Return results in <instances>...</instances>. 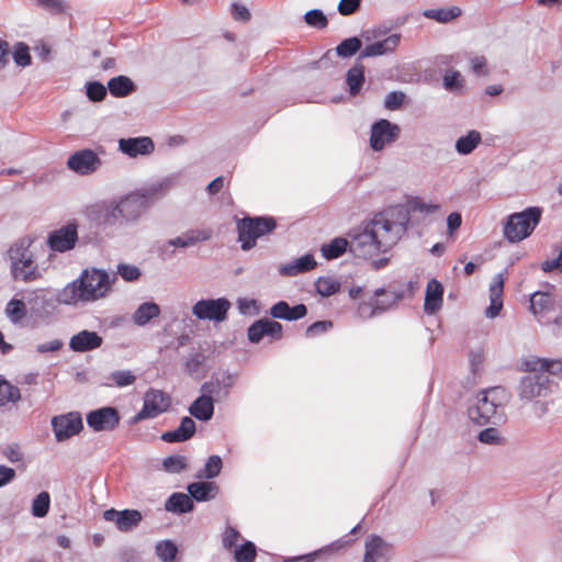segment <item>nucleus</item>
<instances>
[{"instance_id": "nucleus-1", "label": "nucleus", "mask_w": 562, "mask_h": 562, "mask_svg": "<svg viewBox=\"0 0 562 562\" xmlns=\"http://www.w3.org/2000/svg\"><path fill=\"white\" fill-rule=\"evenodd\" d=\"M408 215L402 207L373 216L350 241V250L359 257L374 258L392 249L405 235Z\"/></svg>"}, {"instance_id": "nucleus-61", "label": "nucleus", "mask_w": 562, "mask_h": 562, "mask_svg": "<svg viewBox=\"0 0 562 562\" xmlns=\"http://www.w3.org/2000/svg\"><path fill=\"white\" fill-rule=\"evenodd\" d=\"M117 273L125 281H136L140 277V270L138 267L127 263H120L117 266Z\"/></svg>"}, {"instance_id": "nucleus-52", "label": "nucleus", "mask_w": 562, "mask_h": 562, "mask_svg": "<svg viewBox=\"0 0 562 562\" xmlns=\"http://www.w3.org/2000/svg\"><path fill=\"white\" fill-rule=\"evenodd\" d=\"M256 558V547L252 542L247 541L235 550L236 562H252Z\"/></svg>"}, {"instance_id": "nucleus-24", "label": "nucleus", "mask_w": 562, "mask_h": 562, "mask_svg": "<svg viewBox=\"0 0 562 562\" xmlns=\"http://www.w3.org/2000/svg\"><path fill=\"white\" fill-rule=\"evenodd\" d=\"M103 338L92 330H80L69 339V348L75 352H88L101 347Z\"/></svg>"}, {"instance_id": "nucleus-27", "label": "nucleus", "mask_w": 562, "mask_h": 562, "mask_svg": "<svg viewBox=\"0 0 562 562\" xmlns=\"http://www.w3.org/2000/svg\"><path fill=\"white\" fill-rule=\"evenodd\" d=\"M504 278L501 273L493 278L490 284V306L485 310L487 318H495L503 308Z\"/></svg>"}, {"instance_id": "nucleus-3", "label": "nucleus", "mask_w": 562, "mask_h": 562, "mask_svg": "<svg viewBox=\"0 0 562 562\" xmlns=\"http://www.w3.org/2000/svg\"><path fill=\"white\" fill-rule=\"evenodd\" d=\"M35 237L25 235L16 239L8 249L10 271L14 280L33 282L43 277V271L35 260V254L31 249Z\"/></svg>"}, {"instance_id": "nucleus-30", "label": "nucleus", "mask_w": 562, "mask_h": 562, "mask_svg": "<svg viewBox=\"0 0 562 562\" xmlns=\"http://www.w3.org/2000/svg\"><path fill=\"white\" fill-rule=\"evenodd\" d=\"M195 432V423L191 417H183L178 428L166 431L161 439L166 442H182L190 439Z\"/></svg>"}, {"instance_id": "nucleus-51", "label": "nucleus", "mask_w": 562, "mask_h": 562, "mask_svg": "<svg viewBox=\"0 0 562 562\" xmlns=\"http://www.w3.org/2000/svg\"><path fill=\"white\" fill-rule=\"evenodd\" d=\"M164 469L169 473H179L187 469V458L184 456H171L164 460Z\"/></svg>"}, {"instance_id": "nucleus-35", "label": "nucleus", "mask_w": 562, "mask_h": 562, "mask_svg": "<svg viewBox=\"0 0 562 562\" xmlns=\"http://www.w3.org/2000/svg\"><path fill=\"white\" fill-rule=\"evenodd\" d=\"M165 508L168 512L183 514L193 509L191 497L184 493H173L166 502Z\"/></svg>"}, {"instance_id": "nucleus-47", "label": "nucleus", "mask_w": 562, "mask_h": 562, "mask_svg": "<svg viewBox=\"0 0 562 562\" xmlns=\"http://www.w3.org/2000/svg\"><path fill=\"white\" fill-rule=\"evenodd\" d=\"M156 554L162 562H172L176 559L178 548L171 540H162L156 544Z\"/></svg>"}, {"instance_id": "nucleus-15", "label": "nucleus", "mask_w": 562, "mask_h": 562, "mask_svg": "<svg viewBox=\"0 0 562 562\" xmlns=\"http://www.w3.org/2000/svg\"><path fill=\"white\" fill-rule=\"evenodd\" d=\"M86 213L90 220L103 225H113L120 220L116 199L93 203Z\"/></svg>"}, {"instance_id": "nucleus-39", "label": "nucleus", "mask_w": 562, "mask_h": 562, "mask_svg": "<svg viewBox=\"0 0 562 562\" xmlns=\"http://www.w3.org/2000/svg\"><path fill=\"white\" fill-rule=\"evenodd\" d=\"M11 57L20 68H26L32 64L31 48L24 42H16L11 48Z\"/></svg>"}, {"instance_id": "nucleus-32", "label": "nucleus", "mask_w": 562, "mask_h": 562, "mask_svg": "<svg viewBox=\"0 0 562 562\" xmlns=\"http://www.w3.org/2000/svg\"><path fill=\"white\" fill-rule=\"evenodd\" d=\"M189 496L198 502L214 498L218 493V486L214 482H195L188 485Z\"/></svg>"}, {"instance_id": "nucleus-38", "label": "nucleus", "mask_w": 562, "mask_h": 562, "mask_svg": "<svg viewBox=\"0 0 562 562\" xmlns=\"http://www.w3.org/2000/svg\"><path fill=\"white\" fill-rule=\"evenodd\" d=\"M108 88L112 95L122 98L135 90L134 82L126 76H117L109 80Z\"/></svg>"}, {"instance_id": "nucleus-28", "label": "nucleus", "mask_w": 562, "mask_h": 562, "mask_svg": "<svg viewBox=\"0 0 562 562\" xmlns=\"http://www.w3.org/2000/svg\"><path fill=\"white\" fill-rule=\"evenodd\" d=\"M443 288L439 281L431 279L427 283L424 311L426 314L432 315L442 306Z\"/></svg>"}, {"instance_id": "nucleus-33", "label": "nucleus", "mask_w": 562, "mask_h": 562, "mask_svg": "<svg viewBox=\"0 0 562 562\" xmlns=\"http://www.w3.org/2000/svg\"><path fill=\"white\" fill-rule=\"evenodd\" d=\"M160 307L154 302H145L140 304L134 312L132 319L137 326H145L153 318L158 317Z\"/></svg>"}, {"instance_id": "nucleus-50", "label": "nucleus", "mask_w": 562, "mask_h": 562, "mask_svg": "<svg viewBox=\"0 0 562 562\" xmlns=\"http://www.w3.org/2000/svg\"><path fill=\"white\" fill-rule=\"evenodd\" d=\"M184 234L189 243V246L193 247L199 243H203L211 239V237L213 236V231L211 228H194L187 231Z\"/></svg>"}, {"instance_id": "nucleus-63", "label": "nucleus", "mask_w": 562, "mask_h": 562, "mask_svg": "<svg viewBox=\"0 0 562 562\" xmlns=\"http://www.w3.org/2000/svg\"><path fill=\"white\" fill-rule=\"evenodd\" d=\"M485 357L481 349L472 350L469 353V363L471 371L474 375L480 373L484 363Z\"/></svg>"}, {"instance_id": "nucleus-16", "label": "nucleus", "mask_w": 562, "mask_h": 562, "mask_svg": "<svg viewBox=\"0 0 562 562\" xmlns=\"http://www.w3.org/2000/svg\"><path fill=\"white\" fill-rule=\"evenodd\" d=\"M120 422V415L113 407H102L87 415V424L94 431L113 430Z\"/></svg>"}, {"instance_id": "nucleus-23", "label": "nucleus", "mask_w": 562, "mask_h": 562, "mask_svg": "<svg viewBox=\"0 0 562 562\" xmlns=\"http://www.w3.org/2000/svg\"><path fill=\"white\" fill-rule=\"evenodd\" d=\"M78 234L75 226H65L53 232L48 237L49 247L59 252L72 249L77 243Z\"/></svg>"}, {"instance_id": "nucleus-53", "label": "nucleus", "mask_w": 562, "mask_h": 562, "mask_svg": "<svg viewBox=\"0 0 562 562\" xmlns=\"http://www.w3.org/2000/svg\"><path fill=\"white\" fill-rule=\"evenodd\" d=\"M409 209L413 212L434 214L439 211L440 205L432 202H427L422 199L415 198L409 202Z\"/></svg>"}, {"instance_id": "nucleus-48", "label": "nucleus", "mask_w": 562, "mask_h": 562, "mask_svg": "<svg viewBox=\"0 0 562 562\" xmlns=\"http://www.w3.org/2000/svg\"><path fill=\"white\" fill-rule=\"evenodd\" d=\"M222 467V459L215 454L211 456L207 459L204 469L196 476L200 479H214L220 474Z\"/></svg>"}, {"instance_id": "nucleus-56", "label": "nucleus", "mask_w": 562, "mask_h": 562, "mask_svg": "<svg viewBox=\"0 0 562 562\" xmlns=\"http://www.w3.org/2000/svg\"><path fill=\"white\" fill-rule=\"evenodd\" d=\"M443 87L451 92L460 91L463 88V79L460 72H446L443 76Z\"/></svg>"}, {"instance_id": "nucleus-18", "label": "nucleus", "mask_w": 562, "mask_h": 562, "mask_svg": "<svg viewBox=\"0 0 562 562\" xmlns=\"http://www.w3.org/2000/svg\"><path fill=\"white\" fill-rule=\"evenodd\" d=\"M100 165V158L90 149L79 150L69 156L67 160L68 168L79 175L92 173Z\"/></svg>"}, {"instance_id": "nucleus-58", "label": "nucleus", "mask_w": 562, "mask_h": 562, "mask_svg": "<svg viewBox=\"0 0 562 562\" xmlns=\"http://www.w3.org/2000/svg\"><path fill=\"white\" fill-rule=\"evenodd\" d=\"M477 439L486 445H502L503 437L496 428H486L480 431Z\"/></svg>"}, {"instance_id": "nucleus-45", "label": "nucleus", "mask_w": 562, "mask_h": 562, "mask_svg": "<svg viewBox=\"0 0 562 562\" xmlns=\"http://www.w3.org/2000/svg\"><path fill=\"white\" fill-rule=\"evenodd\" d=\"M531 370H547L550 375L562 373V360L543 358V360H533L529 364Z\"/></svg>"}, {"instance_id": "nucleus-20", "label": "nucleus", "mask_w": 562, "mask_h": 562, "mask_svg": "<svg viewBox=\"0 0 562 562\" xmlns=\"http://www.w3.org/2000/svg\"><path fill=\"white\" fill-rule=\"evenodd\" d=\"M173 184V178L165 177L155 180L145 187L137 189L136 192L142 198L143 202L149 209L156 201L165 198Z\"/></svg>"}, {"instance_id": "nucleus-44", "label": "nucleus", "mask_w": 562, "mask_h": 562, "mask_svg": "<svg viewBox=\"0 0 562 562\" xmlns=\"http://www.w3.org/2000/svg\"><path fill=\"white\" fill-rule=\"evenodd\" d=\"M21 400L20 390L8 381H0V407Z\"/></svg>"}, {"instance_id": "nucleus-6", "label": "nucleus", "mask_w": 562, "mask_h": 562, "mask_svg": "<svg viewBox=\"0 0 562 562\" xmlns=\"http://www.w3.org/2000/svg\"><path fill=\"white\" fill-rule=\"evenodd\" d=\"M542 210L529 206L521 212L508 215L503 222L504 238L516 244L528 238L540 223Z\"/></svg>"}, {"instance_id": "nucleus-9", "label": "nucleus", "mask_w": 562, "mask_h": 562, "mask_svg": "<svg viewBox=\"0 0 562 562\" xmlns=\"http://www.w3.org/2000/svg\"><path fill=\"white\" fill-rule=\"evenodd\" d=\"M401 128L389 120L381 119L371 126L370 146L374 151H380L396 142Z\"/></svg>"}, {"instance_id": "nucleus-26", "label": "nucleus", "mask_w": 562, "mask_h": 562, "mask_svg": "<svg viewBox=\"0 0 562 562\" xmlns=\"http://www.w3.org/2000/svg\"><path fill=\"white\" fill-rule=\"evenodd\" d=\"M282 331V325L271 319H260L255 322L248 329V338L251 342H259L265 336L279 338Z\"/></svg>"}, {"instance_id": "nucleus-40", "label": "nucleus", "mask_w": 562, "mask_h": 562, "mask_svg": "<svg viewBox=\"0 0 562 562\" xmlns=\"http://www.w3.org/2000/svg\"><path fill=\"white\" fill-rule=\"evenodd\" d=\"M349 243L347 239L337 237L328 244H324L321 248L322 255L327 260L340 257L347 249Z\"/></svg>"}, {"instance_id": "nucleus-59", "label": "nucleus", "mask_w": 562, "mask_h": 562, "mask_svg": "<svg viewBox=\"0 0 562 562\" xmlns=\"http://www.w3.org/2000/svg\"><path fill=\"white\" fill-rule=\"evenodd\" d=\"M362 0H340L337 11L342 16H349L360 10Z\"/></svg>"}, {"instance_id": "nucleus-12", "label": "nucleus", "mask_w": 562, "mask_h": 562, "mask_svg": "<svg viewBox=\"0 0 562 562\" xmlns=\"http://www.w3.org/2000/svg\"><path fill=\"white\" fill-rule=\"evenodd\" d=\"M52 427L56 440L61 442L81 431L82 418L77 412L57 415L52 418Z\"/></svg>"}, {"instance_id": "nucleus-10", "label": "nucleus", "mask_w": 562, "mask_h": 562, "mask_svg": "<svg viewBox=\"0 0 562 562\" xmlns=\"http://www.w3.org/2000/svg\"><path fill=\"white\" fill-rule=\"evenodd\" d=\"M363 37L351 36L342 40L334 49H328L317 61L313 63V68H327L334 57L350 58L362 50Z\"/></svg>"}, {"instance_id": "nucleus-29", "label": "nucleus", "mask_w": 562, "mask_h": 562, "mask_svg": "<svg viewBox=\"0 0 562 562\" xmlns=\"http://www.w3.org/2000/svg\"><path fill=\"white\" fill-rule=\"evenodd\" d=\"M316 267V261L313 255H304L292 262L282 263L278 270L281 276L293 277L300 273L310 271Z\"/></svg>"}, {"instance_id": "nucleus-31", "label": "nucleus", "mask_w": 562, "mask_h": 562, "mask_svg": "<svg viewBox=\"0 0 562 562\" xmlns=\"http://www.w3.org/2000/svg\"><path fill=\"white\" fill-rule=\"evenodd\" d=\"M554 306L555 300L549 293L536 292L530 297L531 312L539 318V321L542 319L546 313L552 311Z\"/></svg>"}, {"instance_id": "nucleus-41", "label": "nucleus", "mask_w": 562, "mask_h": 562, "mask_svg": "<svg viewBox=\"0 0 562 562\" xmlns=\"http://www.w3.org/2000/svg\"><path fill=\"white\" fill-rule=\"evenodd\" d=\"M5 315L12 324H20L26 315L25 303L22 300L12 299L5 306Z\"/></svg>"}, {"instance_id": "nucleus-34", "label": "nucleus", "mask_w": 562, "mask_h": 562, "mask_svg": "<svg viewBox=\"0 0 562 562\" xmlns=\"http://www.w3.org/2000/svg\"><path fill=\"white\" fill-rule=\"evenodd\" d=\"M462 14V10L457 5L449 8L438 9H426L423 11V15L427 19L435 20L439 23H449L450 21L459 18Z\"/></svg>"}, {"instance_id": "nucleus-8", "label": "nucleus", "mask_w": 562, "mask_h": 562, "mask_svg": "<svg viewBox=\"0 0 562 562\" xmlns=\"http://www.w3.org/2000/svg\"><path fill=\"white\" fill-rule=\"evenodd\" d=\"M231 306V302L225 297L204 299L192 306V314L201 321L221 323L227 318Z\"/></svg>"}, {"instance_id": "nucleus-55", "label": "nucleus", "mask_w": 562, "mask_h": 562, "mask_svg": "<svg viewBox=\"0 0 562 562\" xmlns=\"http://www.w3.org/2000/svg\"><path fill=\"white\" fill-rule=\"evenodd\" d=\"M33 50L36 57L43 63H49L54 58V52L50 45L47 44L44 40L36 41L33 46Z\"/></svg>"}, {"instance_id": "nucleus-49", "label": "nucleus", "mask_w": 562, "mask_h": 562, "mask_svg": "<svg viewBox=\"0 0 562 562\" xmlns=\"http://www.w3.org/2000/svg\"><path fill=\"white\" fill-rule=\"evenodd\" d=\"M381 314L373 296L359 303L356 315L361 319H369Z\"/></svg>"}, {"instance_id": "nucleus-46", "label": "nucleus", "mask_w": 562, "mask_h": 562, "mask_svg": "<svg viewBox=\"0 0 562 562\" xmlns=\"http://www.w3.org/2000/svg\"><path fill=\"white\" fill-rule=\"evenodd\" d=\"M316 291L322 296H330L340 289V282L333 277H319L315 283Z\"/></svg>"}, {"instance_id": "nucleus-43", "label": "nucleus", "mask_w": 562, "mask_h": 562, "mask_svg": "<svg viewBox=\"0 0 562 562\" xmlns=\"http://www.w3.org/2000/svg\"><path fill=\"white\" fill-rule=\"evenodd\" d=\"M303 20L307 26L316 30H324L328 25V18L322 9H311L303 15Z\"/></svg>"}, {"instance_id": "nucleus-5", "label": "nucleus", "mask_w": 562, "mask_h": 562, "mask_svg": "<svg viewBox=\"0 0 562 562\" xmlns=\"http://www.w3.org/2000/svg\"><path fill=\"white\" fill-rule=\"evenodd\" d=\"M533 360H543L539 357H528L520 363V370L526 374L520 378L517 386V396L522 402H533L538 398L547 397L552 392V381L547 370H531L530 362Z\"/></svg>"}, {"instance_id": "nucleus-4", "label": "nucleus", "mask_w": 562, "mask_h": 562, "mask_svg": "<svg viewBox=\"0 0 562 562\" xmlns=\"http://www.w3.org/2000/svg\"><path fill=\"white\" fill-rule=\"evenodd\" d=\"M508 398L507 391L501 386L481 391L469 407V417L479 425L501 420Z\"/></svg>"}, {"instance_id": "nucleus-37", "label": "nucleus", "mask_w": 562, "mask_h": 562, "mask_svg": "<svg viewBox=\"0 0 562 562\" xmlns=\"http://www.w3.org/2000/svg\"><path fill=\"white\" fill-rule=\"evenodd\" d=\"M373 299L378 304L380 313L382 314L383 312L394 307L401 301L402 293L378 289L374 292Z\"/></svg>"}, {"instance_id": "nucleus-19", "label": "nucleus", "mask_w": 562, "mask_h": 562, "mask_svg": "<svg viewBox=\"0 0 562 562\" xmlns=\"http://www.w3.org/2000/svg\"><path fill=\"white\" fill-rule=\"evenodd\" d=\"M201 396L198 397L190 406L189 412L196 419L207 422L212 418L214 413V402L212 394L214 392L213 383H204L201 386Z\"/></svg>"}, {"instance_id": "nucleus-54", "label": "nucleus", "mask_w": 562, "mask_h": 562, "mask_svg": "<svg viewBox=\"0 0 562 562\" xmlns=\"http://www.w3.org/2000/svg\"><path fill=\"white\" fill-rule=\"evenodd\" d=\"M110 378L117 387L132 385L136 380V376L130 370L114 371L111 373Z\"/></svg>"}, {"instance_id": "nucleus-2", "label": "nucleus", "mask_w": 562, "mask_h": 562, "mask_svg": "<svg viewBox=\"0 0 562 562\" xmlns=\"http://www.w3.org/2000/svg\"><path fill=\"white\" fill-rule=\"evenodd\" d=\"M115 277L97 268L85 269L58 293V301L66 305H86L105 299L112 291Z\"/></svg>"}, {"instance_id": "nucleus-17", "label": "nucleus", "mask_w": 562, "mask_h": 562, "mask_svg": "<svg viewBox=\"0 0 562 562\" xmlns=\"http://www.w3.org/2000/svg\"><path fill=\"white\" fill-rule=\"evenodd\" d=\"M402 35L393 33L382 40H376L368 44L360 50L359 59L380 57L395 52L400 45Z\"/></svg>"}, {"instance_id": "nucleus-14", "label": "nucleus", "mask_w": 562, "mask_h": 562, "mask_svg": "<svg viewBox=\"0 0 562 562\" xmlns=\"http://www.w3.org/2000/svg\"><path fill=\"white\" fill-rule=\"evenodd\" d=\"M103 518L106 521L113 522L120 531L127 532L140 524L143 516L137 509L116 510L110 508L103 513Z\"/></svg>"}, {"instance_id": "nucleus-36", "label": "nucleus", "mask_w": 562, "mask_h": 562, "mask_svg": "<svg viewBox=\"0 0 562 562\" xmlns=\"http://www.w3.org/2000/svg\"><path fill=\"white\" fill-rule=\"evenodd\" d=\"M481 140L480 132L471 130L457 139L454 147L458 154L469 155L480 145Z\"/></svg>"}, {"instance_id": "nucleus-21", "label": "nucleus", "mask_w": 562, "mask_h": 562, "mask_svg": "<svg viewBox=\"0 0 562 562\" xmlns=\"http://www.w3.org/2000/svg\"><path fill=\"white\" fill-rule=\"evenodd\" d=\"M117 146L121 153L131 158L148 156L155 149V144L148 136L120 138Z\"/></svg>"}, {"instance_id": "nucleus-42", "label": "nucleus", "mask_w": 562, "mask_h": 562, "mask_svg": "<svg viewBox=\"0 0 562 562\" xmlns=\"http://www.w3.org/2000/svg\"><path fill=\"white\" fill-rule=\"evenodd\" d=\"M50 508V495L48 492L43 491L37 494L32 501L31 513L36 518L45 517Z\"/></svg>"}, {"instance_id": "nucleus-25", "label": "nucleus", "mask_w": 562, "mask_h": 562, "mask_svg": "<svg viewBox=\"0 0 562 562\" xmlns=\"http://www.w3.org/2000/svg\"><path fill=\"white\" fill-rule=\"evenodd\" d=\"M391 547L379 536H370L366 541L363 562H386Z\"/></svg>"}, {"instance_id": "nucleus-57", "label": "nucleus", "mask_w": 562, "mask_h": 562, "mask_svg": "<svg viewBox=\"0 0 562 562\" xmlns=\"http://www.w3.org/2000/svg\"><path fill=\"white\" fill-rule=\"evenodd\" d=\"M86 88L87 97L89 98V100L93 102H99L103 100L106 95V88L100 82H88Z\"/></svg>"}, {"instance_id": "nucleus-60", "label": "nucleus", "mask_w": 562, "mask_h": 562, "mask_svg": "<svg viewBox=\"0 0 562 562\" xmlns=\"http://www.w3.org/2000/svg\"><path fill=\"white\" fill-rule=\"evenodd\" d=\"M231 14L235 21L239 22H249L251 19V13L249 9L239 2H233L231 4Z\"/></svg>"}, {"instance_id": "nucleus-13", "label": "nucleus", "mask_w": 562, "mask_h": 562, "mask_svg": "<svg viewBox=\"0 0 562 562\" xmlns=\"http://www.w3.org/2000/svg\"><path fill=\"white\" fill-rule=\"evenodd\" d=\"M120 220L124 222L137 221L147 210L136 191L116 199Z\"/></svg>"}, {"instance_id": "nucleus-7", "label": "nucleus", "mask_w": 562, "mask_h": 562, "mask_svg": "<svg viewBox=\"0 0 562 562\" xmlns=\"http://www.w3.org/2000/svg\"><path fill=\"white\" fill-rule=\"evenodd\" d=\"M276 227L273 218L245 217L237 222L238 241L243 250H250L256 246L257 239Z\"/></svg>"}, {"instance_id": "nucleus-11", "label": "nucleus", "mask_w": 562, "mask_h": 562, "mask_svg": "<svg viewBox=\"0 0 562 562\" xmlns=\"http://www.w3.org/2000/svg\"><path fill=\"white\" fill-rule=\"evenodd\" d=\"M170 406V397L162 391L150 389L144 395L143 408L135 416V422L155 418Z\"/></svg>"}, {"instance_id": "nucleus-64", "label": "nucleus", "mask_w": 562, "mask_h": 562, "mask_svg": "<svg viewBox=\"0 0 562 562\" xmlns=\"http://www.w3.org/2000/svg\"><path fill=\"white\" fill-rule=\"evenodd\" d=\"M405 94L403 92L393 91L390 92L384 100V106L389 110H397L402 106L405 101Z\"/></svg>"}, {"instance_id": "nucleus-22", "label": "nucleus", "mask_w": 562, "mask_h": 562, "mask_svg": "<svg viewBox=\"0 0 562 562\" xmlns=\"http://www.w3.org/2000/svg\"><path fill=\"white\" fill-rule=\"evenodd\" d=\"M463 60L470 63V70H484L487 64L484 56H472L471 53H456L437 57L438 65L445 67V70H454V67L459 66Z\"/></svg>"}, {"instance_id": "nucleus-62", "label": "nucleus", "mask_w": 562, "mask_h": 562, "mask_svg": "<svg viewBox=\"0 0 562 562\" xmlns=\"http://www.w3.org/2000/svg\"><path fill=\"white\" fill-rule=\"evenodd\" d=\"M392 30L391 25L381 24L376 27L368 29L361 32V36L366 42H371L379 37L385 36Z\"/></svg>"}]
</instances>
